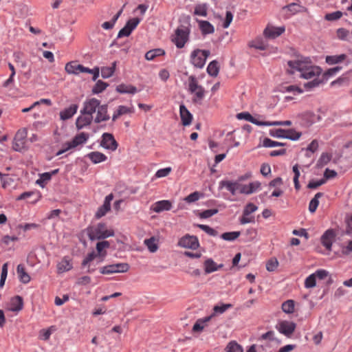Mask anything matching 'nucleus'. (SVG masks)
Segmentation results:
<instances>
[{"instance_id":"obj_57","label":"nucleus","mask_w":352,"mask_h":352,"mask_svg":"<svg viewBox=\"0 0 352 352\" xmlns=\"http://www.w3.org/2000/svg\"><path fill=\"white\" fill-rule=\"evenodd\" d=\"M114 74L113 67H102L101 68V76L102 78H108Z\"/></svg>"},{"instance_id":"obj_15","label":"nucleus","mask_w":352,"mask_h":352,"mask_svg":"<svg viewBox=\"0 0 352 352\" xmlns=\"http://www.w3.org/2000/svg\"><path fill=\"white\" fill-rule=\"evenodd\" d=\"M179 113L182 124L189 126L192 120V115L184 104L179 106Z\"/></svg>"},{"instance_id":"obj_63","label":"nucleus","mask_w":352,"mask_h":352,"mask_svg":"<svg viewBox=\"0 0 352 352\" xmlns=\"http://www.w3.org/2000/svg\"><path fill=\"white\" fill-rule=\"evenodd\" d=\"M337 36L339 39L342 41L346 40L347 36L349 34V30H346L345 28H338L336 31Z\"/></svg>"},{"instance_id":"obj_43","label":"nucleus","mask_w":352,"mask_h":352,"mask_svg":"<svg viewBox=\"0 0 352 352\" xmlns=\"http://www.w3.org/2000/svg\"><path fill=\"white\" fill-rule=\"evenodd\" d=\"M286 145V143L274 141L268 138H264L263 142V146L266 148H271L275 146H285Z\"/></svg>"},{"instance_id":"obj_51","label":"nucleus","mask_w":352,"mask_h":352,"mask_svg":"<svg viewBox=\"0 0 352 352\" xmlns=\"http://www.w3.org/2000/svg\"><path fill=\"white\" fill-rule=\"evenodd\" d=\"M218 212H219V210L217 208L205 210L199 214V217L201 219H208V218H210L212 216L217 214Z\"/></svg>"},{"instance_id":"obj_37","label":"nucleus","mask_w":352,"mask_h":352,"mask_svg":"<svg viewBox=\"0 0 352 352\" xmlns=\"http://www.w3.org/2000/svg\"><path fill=\"white\" fill-rule=\"evenodd\" d=\"M325 83L324 79L322 78V77H321V78H319L318 76L315 78L314 80H311V81H309L307 82H305L304 84V87L309 90V89H311L314 87H316L318 86H319L320 84H324Z\"/></svg>"},{"instance_id":"obj_16","label":"nucleus","mask_w":352,"mask_h":352,"mask_svg":"<svg viewBox=\"0 0 352 352\" xmlns=\"http://www.w3.org/2000/svg\"><path fill=\"white\" fill-rule=\"evenodd\" d=\"M9 310L19 312L23 308V299L21 296L16 295L10 299Z\"/></svg>"},{"instance_id":"obj_42","label":"nucleus","mask_w":352,"mask_h":352,"mask_svg":"<svg viewBox=\"0 0 352 352\" xmlns=\"http://www.w3.org/2000/svg\"><path fill=\"white\" fill-rule=\"evenodd\" d=\"M282 310L286 314H292L294 311V300H287L281 306Z\"/></svg>"},{"instance_id":"obj_21","label":"nucleus","mask_w":352,"mask_h":352,"mask_svg":"<svg viewBox=\"0 0 352 352\" xmlns=\"http://www.w3.org/2000/svg\"><path fill=\"white\" fill-rule=\"evenodd\" d=\"M93 120V116L89 115H82L77 118L76 126L78 130L83 129L85 126L90 125Z\"/></svg>"},{"instance_id":"obj_2","label":"nucleus","mask_w":352,"mask_h":352,"mask_svg":"<svg viewBox=\"0 0 352 352\" xmlns=\"http://www.w3.org/2000/svg\"><path fill=\"white\" fill-rule=\"evenodd\" d=\"M188 91L195 94V98H192L194 103H200L205 96V89L198 84L195 76L188 77Z\"/></svg>"},{"instance_id":"obj_35","label":"nucleus","mask_w":352,"mask_h":352,"mask_svg":"<svg viewBox=\"0 0 352 352\" xmlns=\"http://www.w3.org/2000/svg\"><path fill=\"white\" fill-rule=\"evenodd\" d=\"M109 86V84L101 80H98L92 88V93L94 94H98L102 93Z\"/></svg>"},{"instance_id":"obj_29","label":"nucleus","mask_w":352,"mask_h":352,"mask_svg":"<svg viewBox=\"0 0 352 352\" xmlns=\"http://www.w3.org/2000/svg\"><path fill=\"white\" fill-rule=\"evenodd\" d=\"M219 65L217 60H214L211 61L207 67V73L209 76L216 77L219 72Z\"/></svg>"},{"instance_id":"obj_28","label":"nucleus","mask_w":352,"mask_h":352,"mask_svg":"<svg viewBox=\"0 0 352 352\" xmlns=\"http://www.w3.org/2000/svg\"><path fill=\"white\" fill-rule=\"evenodd\" d=\"M283 10H287L293 14H295L298 12H305L307 10V8L299 3H291L283 8Z\"/></svg>"},{"instance_id":"obj_60","label":"nucleus","mask_w":352,"mask_h":352,"mask_svg":"<svg viewBox=\"0 0 352 352\" xmlns=\"http://www.w3.org/2000/svg\"><path fill=\"white\" fill-rule=\"evenodd\" d=\"M98 256V255L94 251H92L91 252L89 253L87 255V256L83 259V261L81 263L82 267L87 266L88 264H89L90 262H91Z\"/></svg>"},{"instance_id":"obj_54","label":"nucleus","mask_w":352,"mask_h":352,"mask_svg":"<svg viewBox=\"0 0 352 352\" xmlns=\"http://www.w3.org/2000/svg\"><path fill=\"white\" fill-rule=\"evenodd\" d=\"M102 274H111L116 273V264L108 265L100 268Z\"/></svg>"},{"instance_id":"obj_39","label":"nucleus","mask_w":352,"mask_h":352,"mask_svg":"<svg viewBox=\"0 0 352 352\" xmlns=\"http://www.w3.org/2000/svg\"><path fill=\"white\" fill-rule=\"evenodd\" d=\"M241 234V232L239 231H233V232H227L223 233L220 237L228 241H233L236 240Z\"/></svg>"},{"instance_id":"obj_20","label":"nucleus","mask_w":352,"mask_h":352,"mask_svg":"<svg viewBox=\"0 0 352 352\" xmlns=\"http://www.w3.org/2000/svg\"><path fill=\"white\" fill-rule=\"evenodd\" d=\"M261 184V182L256 181L250 183L248 185H242L240 189V193L245 195L252 194L256 190L260 188Z\"/></svg>"},{"instance_id":"obj_56","label":"nucleus","mask_w":352,"mask_h":352,"mask_svg":"<svg viewBox=\"0 0 352 352\" xmlns=\"http://www.w3.org/2000/svg\"><path fill=\"white\" fill-rule=\"evenodd\" d=\"M342 12L341 11H336L333 12L328 13L325 15L324 19L327 21H336L339 19H340L342 16Z\"/></svg>"},{"instance_id":"obj_27","label":"nucleus","mask_w":352,"mask_h":352,"mask_svg":"<svg viewBox=\"0 0 352 352\" xmlns=\"http://www.w3.org/2000/svg\"><path fill=\"white\" fill-rule=\"evenodd\" d=\"M16 272L21 283L27 284L30 281V276L28 273H26L25 269L22 264L18 265Z\"/></svg>"},{"instance_id":"obj_26","label":"nucleus","mask_w":352,"mask_h":352,"mask_svg":"<svg viewBox=\"0 0 352 352\" xmlns=\"http://www.w3.org/2000/svg\"><path fill=\"white\" fill-rule=\"evenodd\" d=\"M199 25L203 35L212 34L214 32V26L208 21H199Z\"/></svg>"},{"instance_id":"obj_9","label":"nucleus","mask_w":352,"mask_h":352,"mask_svg":"<svg viewBox=\"0 0 352 352\" xmlns=\"http://www.w3.org/2000/svg\"><path fill=\"white\" fill-rule=\"evenodd\" d=\"M300 124L304 127H309L316 121L320 120V116L316 115L312 111H307L299 116Z\"/></svg>"},{"instance_id":"obj_12","label":"nucleus","mask_w":352,"mask_h":352,"mask_svg":"<svg viewBox=\"0 0 352 352\" xmlns=\"http://www.w3.org/2000/svg\"><path fill=\"white\" fill-rule=\"evenodd\" d=\"M336 236V232L333 229L326 230L322 235L321 243L327 250H331L332 242Z\"/></svg>"},{"instance_id":"obj_22","label":"nucleus","mask_w":352,"mask_h":352,"mask_svg":"<svg viewBox=\"0 0 352 352\" xmlns=\"http://www.w3.org/2000/svg\"><path fill=\"white\" fill-rule=\"evenodd\" d=\"M286 133V129H270V135L274 138H285L288 140H291L293 141L298 140V135L296 137H292V136H285Z\"/></svg>"},{"instance_id":"obj_10","label":"nucleus","mask_w":352,"mask_h":352,"mask_svg":"<svg viewBox=\"0 0 352 352\" xmlns=\"http://www.w3.org/2000/svg\"><path fill=\"white\" fill-rule=\"evenodd\" d=\"M100 104V101L95 98L85 101L83 108L80 110L81 115L93 116L92 114L96 112Z\"/></svg>"},{"instance_id":"obj_34","label":"nucleus","mask_w":352,"mask_h":352,"mask_svg":"<svg viewBox=\"0 0 352 352\" xmlns=\"http://www.w3.org/2000/svg\"><path fill=\"white\" fill-rule=\"evenodd\" d=\"M323 196L322 192H317L314 197L310 201L309 204V210L311 213H314L316 212L318 205H319V201L318 199L322 197Z\"/></svg>"},{"instance_id":"obj_52","label":"nucleus","mask_w":352,"mask_h":352,"mask_svg":"<svg viewBox=\"0 0 352 352\" xmlns=\"http://www.w3.org/2000/svg\"><path fill=\"white\" fill-rule=\"evenodd\" d=\"M316 285V278L315 274H311L307 276L305 280V287L306 288H313Z\"/></svg>"},{"instance_id":"obj_49","label":"nucleus","mask_w":352,"mask_h":352,"mask_svg":"<svg viewBox=\"0 0 352 352\" xmlns=\"http://www.w3.org/2000/svg\"><path fill=\"white\" fill-rule=\"evenodd\" d=\"M81 69L83 70V73L93 74L92 80L94 81H96L100 76V69L99 67H95L94 69H89L88 67H82Z\"/></svg>"},{"instance_id":"obj_38","label":"nucleus","mask_w":352,"mask_h":352,"mask_svg":"<svg viewBox=\"0 0 352 352\" xmlns=\"http://www.w3.org/2000/svg\"><path fill=\"white\" fill-rule=\"evenodd\" d=\"M233 185L234 184L232 181L222 180L219 182V190L226 188L232 195H234L236 194V191Z\"/></svg>"},{"instance_id":"obj_58","label":"nucleus","mask_w":352,"mask_h":352,"mask_svg":"<svg viewBox=\"0 0 352 352\" xmlns=\"http://www.w3.org/2000/svg\"><path fill=\"white\" fill-rule=\"evenodd\" d=\"M232 304H221V305H215L213 308L214 312L217 314H223L227 309L232 308Z\"/></svg>"},{"instance_id":"obj_6","label":"nucleus","mask_w":352,"mask_h":352,"mask_svg":"<svg viewBox=\"0 0 352 352\" xmlns=\"http://www.w3.org/2000/svg\"><path fill=\"white\" fill-rule=\"evenodd\" d=\"M140 22V19L138 17L132 18L127 21L125 25L119 31L118 38L129 36L132 32L136 28Z\"/></svg>"},{"instance_id":"obj_36","label":"nucleus","mask_w":352,"mask_h":352,"mask_svg":"<svg viewBox=\"0 0 352 352\" xmlns=\"http://www.w3.org/2000/svg\"><path fill=\"white\" fill-rule=\"evenodd\" d=\"M194 14L206 16L208 14V4L205 3L196 5L194 10Z\"/></svg>"},{"instance_id":"obj_1","label":"nucleus","mask_w":352,"mask_h":352,"mask_svg":"<svg viewBox=\"0 0 352 352\" xmlns=\"http://www.w3.org/2000/svg\"><path fill=\"white\" fill-rule=\"evenodd\" d=\"M87 234L90 241L104 239L109 236H114L113 230H107L105 223H98L96 226H89L87 229Z\"/></svg>"},{"instance_id":"obj_61","label":"nucleus","mask_w":352,"mask_h":352,"mask_svg":"<svg viewBox=\"0 0 352 352\" xmlns=\"http://www.w3.org/2000/svg\"><path fill=\"white\" fill-rule=\"evenodd\" d=\"M257 209H258V207L256 205H254L252 203H248L245 206V207L243 211V216H248L251 213L257 210Z\"/></svg>"},{"instance_id":"obj_55","label":"nucleus","mask_w":352,"mask_h":352,"mask_svg":"<svg viewBox=\"0 0 352 352\" xmlns=\"http://www.w3.org/2000/svg\"><path fill=\"white\" fill-rule=\"evenodd\" d=\"M278 266V261L276 258H270L266 263V269L268 272H274Z\"/></svg>"},{"instance_id":"obj_13","label":"nucleus","mask_w":352,"mask_h":352,"mask_svg":"<svg viewBox=\"0 0 352 352\" xmlns=\"http://www.w3.org/2000/svg\"><path fill=\"white\" fill-rule=\"evenodd\" d=\"M285 31V26L278 28L267 26L263 31V34L267 38H276Z\"/></svg>"},{"instance_id":"obj_64","label":"nucleus","mask_w":352,"mask_h":352,"mask_svg":"<svg viewBox=\"0 0 352 352\" xmlns=\"http://www.w3.org/2000/svg\"><path fill=\"white\" fill-rule=\"evenodd\" d=\"M201 193L195 191L190 193L189 195L184 198V200L188 203H192L197 201L200 197Z\"/></svg>"},{"instance_id":"obj_3","label":"nucleus","mask_w":352,"mask_h":352,"mask_svg":"<svg viewBox=\"0 0 352 352\" xmlns=\"http://www.w3.org/2000/svg\"><path fill=\"white\" fill-rule=\"evenodd\" d=\"M210 52L208 50H194L190 54V63L197 68H203L206 64V59L210 56Z\"/></svg>"},{"instance_id":"obj_62","label":"nucleus","mask_w":352,"mask_h":352,"mask_svg":"<svg viewBox=\"0 0 352 352\" xmlns=\"http://www.w3.org/2000/svg\"><path fill=\"white\" fill-rule=\"evenodd\" d=\"M130 266L126 263H120L116 264V273H124L129 271Z\"/></svg>"},{"instance_id":"obj_41","label":"nucleus","mask_w":352,"mask_h":352,"mask_svg":"<svg viewBox=\"0 0 352 352\" xmlns=\"http://www.w3.org/2000/svg\"><path fill=\"white\" fill-rule=\"evenodd\" d=\"M110 210L111 205H107L103 203V204L101 206H100L98 210L96 211L95 214V218L96 219H100L101 217H104L107 214V212H109Z\"/></svg>"},{"instance_id":"obj_8","label":"nucleus","mask_w":352,"mask_h":352,"mask_svg":"<svg viewBox=\"0 0 352 352\" xmlns=\"http://www.w3.org/2000/svg\"><path fill=\"white\" fill-rule=\"evenodd\" d=\"M276 327L280 333L290 338L296 329V324L294 322L283 320Z\"/></svg>"},{"instance_id":"obj_19","label":"nucleus","mask_w":352,"mask_h":352,"mask_svg":"<svg viewBox=\"0 0 352 352\" xmlns=\"http://www.w3.org/2000/svg\"><path fill=\"white\" fill-rule=\"evenodd\" d=\"M78 108V106L76 104H71L68 108H65L60 113V119L63 120H69L76 113Z\"/></svg>"},{"instance_id":"obj_31","label":"nucleus","mask_w":352,"mask_h":352,"mask_svg":"<svg viewBox=\"0 0 352 352\" xmlns=\"http://www.w3.org/2000/svg\"><path fill=\"white\" fill-rule=\"evenodd\" d=\"M73 267L71 261L67 257H64L62 261L58 264V272H67Z\"/></svg>"},{"instance_id":"obj_18","label":"nucleus","mask_w":352,"mask_h":352,"mask_svg":"<svg viewBox=\"0 0 352 352\" xmlns=\"http://www.w3.org/2000/svg\"><path fill=\"white\" fill-rule=\"evenodd\" d=\"M82 67H85L82 65L77 64L76 61H71L66 64L65 69L69 74L78 75L79 73H83Z\"/></svg>"},{"instance_id":"obj_5","label":"nucleus","mask_w":352,"mask_h":352,"mask_svg":"<svg viewBox=\"0 0 352 352\" xmlns=\"http://www.w3.org/2000/svg\"><path fill=\"white\" fill-rule=\"evenodd\" d=\"M177 245L180 247L193 250H197L200 245L197 236L190 235L189 234H186L180 238Z\"/></svg>"},{"instance_id":"obj_23","label":"nucleus","mask_w":352,"mask_h":352,"mask_svg":"<svg viewBox=\"0 0 352 352\" xmlns=\"http://www.w3.org/2000/svg\"><path fill=\"white\" fill-rule=\"evenodd\" d=\"M172 208V204L168 200H162L157 201L155 204V206L153 208V210L155 212H161L162 211H168L170 210Z\"/></svg>"},{"instance_id":"obj_50","label":"nucleus","mask_w":352,"mask_h":352,"mask_svg":"<svg viewBox=\"0 0 352 352\" xmlns=\"http://www.w3.org/2000/svg\"><path fill=\"white\" fill-rule=\"evenodd\" d=\"M197 226L210 236H216L218 235V232L216 230L207 225L198 224Z\"/></svg>"},{"instance_id":"obj_45","label":"nucleus","mask_w":352,"mask_h":352,"mask_svg":"<svg viewBox=\"0 0 352 352\" xmlns=\"http://www.w3.org/2000/svg\"><path fill=\"white\" fill-rule=\"evenodd\" d=\"M281 91H283V92H292V93H294V94H299L303 93V89H301L298 85H289V86L283 87Z\"/></svg>"},{"instance_id":"obj_48","label":"nucleus","mask_w":352,"mask_h":352,"mask_svg":"<svg viewBox=\"0 0 352 352\" xmlns=\"http://www.w3.org/2000/svg\"><path fill=\"white\" fill-rule=\"evenodd\" d=\"M226 349L228 352H243L242 346L235 341L229 342Z\"/></svg>"},{"instance_id":"obj_33","label":"nucleus","mask_w":352,"mask_h":352,"mask_svg":"<svg viewBox=\"0 0 352 352\" xmlns=\"http://www.w3.org/2000/svg\"><path fill=\"white\" fill-rule=\"evenodd\" d=\"M216 264L217 263L213 261L212 258H207L204 263L205 273L210 274L217 271Z\"/></svg>"},{"instance_id":"obj_44","label":"nucleus","mask_w":352,"mask_h":352,"mask_svg":"<svg viewBox=\"0 0 352 352\" xmlns=\"http://www.w3.org/2000/svg\"><path fill=\"white\" fill-rule=\"evenodd\" d=\"M155 238L153 236L147 239L144 241V243L146 245L147 248L152 253L155 252L158 249V245L155 243Z\"/></svg>"},{"instance_id":"obj_24","label":"nucleus","mask_w":352,"mask_h":352,"mask_svg":"<svg viewBox=\"0 0 352 352\" xmlns=\"http://www.w3.org/2000/svg\"><path fill=\"white\" fill-rule=\"evenodd\" d=\"M87 157L94 164H98L107 160V157L99 151H93L88 153Z\"/></svg>"},{"instance_id":"obj_53","label":"nucleus","mask_w":352,"mask_h":352,"mask_svg":"<svg viewBox=\"0 0 352 352\" xmlns=\"http://www.w3.org/2000/svg\"><path fill=\"white\" fill-rule=\"evenodd\" d=\"M326 179L323 177L319 180L311 179L309 181L307 188L309 189H316L319 186L324 184L326 183Z\"/></svg>"},{"instance_id":"obj_7","label":"nucleus","mask_w":352,"mask_h":352,"mask_svg":"<svg viewBox=\"0 0 352 352\" xmlns=\"http://www.w3.org/2000/svg\"><path fill=\"white\" fill-rule=\"evenodd\" d=\"M100 146L105 149L114 151L118 148V143L114 136L110 133H104L102 135V140L100 143Z\"/></svg>"},{"instance_id":"obj_17","label":"nucleus","mask_w":352,"mask_h":352,"mask_svg":"<svg viewBox=\"0 0 352 352\" xmlns=\"http://www.w3.org/2000/svg\"><path fill=\"white\" fill-rule=\"evenodd\" d=\"M89 134L82 132L76 135L72 141L67 142L69 144V148H75L80 144L85 143L89 139Z\"/></svg>"},{"instance_id":"obj_47","label":"nucleus","mask_w":352,"mask_h":352,"mask_svg":"<svg viewBox=\"0 0 352 352\" xmlns=\"http://www.w3.org/2000/svg\"><path fill=\"white\" fill-rule=\"evenodd\" d=\"M341 69H342L341 66H336L335 67L330 68V69H327L322 74V77L324 79V82H326L330 76H333L335 74H336L338 72L340 71Z\"/></svg>"},{"instance_id":"obj_25","label":"nucleus","mask_w":352,"mask_h":352,"mask_svg":"<svg viewBox=\"0 0 352 352\" xmlns=\"http://www.w3.org/2000/svg\"><path fill=\"white\" fill-rule=\"evenodd\" d=\"M116 90L120 94H134L138 91V89L135 86L132 85H125L124 83L118 85Z\"/></svg>"},{"instance_id":"obj_30","label":"nucleus","mask_w":352,"mask_h":352,"mask_svg":"<svg viewBox=\"0 0 352 352\" xmlns=\"http://www.w3.org/2000/svg\"><path fill=\"white\" fill-rule=\"evenodd\" d=\"M165 55V51L161 48H156L153 50H151L148 51L145 54V58L147 60H153L156 57L161 56Z\"/></svg>"},{"instance_id":"obj_40","label":"nucleus","mask_w":352,"mask_h":352,"mask_svg":"<svg viewBox=\"0 0 352 352\" xmlns=\"http://www.w3.org/2000/svg\"><path fill=\"white\" fill-rule=\"evenodd\" d=\"M331 160V155L327 153H322L317 162L316 166L322 168L327 165Z\"/></svg>"},{"instance_id":"obj_14","label":"nucleus","mask_w":352,"mask_h":352,"mask_svg":"<svg viewBox=\"0 0 352 352\" xmlns=\"http://www.w3.org/2000/svg\"><path fill=\"white\" fill-rule=\"evenodd\" d=\"M110 116L108 114V105L105 104H99L97 111V115L94 119V122L96 123H100L103 121H107L109 120Z\"/></svg>"},{"instance_id":"obj_32","label":"nucleus","mask_w":352,"mask_h":352,"mask_svg":"<svg viewBox=\"0 0 352 352\" xmlns=\"http://www.w3.org/2000/svg\"><path fill=\"white\" fill-rule=\"evenodd\" d=\"M346 58V55L342 54L340 55L327 56L325 61L329 65H335L344 61Z\"/></svg>"},{"instance_id":"obj_46","label":"nucleus","mask_w":352,"mask_h":352,"mask_svg":"<svg viewBox=\"0 0 352 352\" xmlns=\"http://www.w3.org/2000/svg\"><path fill=\"white\" fill-rule=\"evenodd\" d=\"M50 180V175L49 174V172H46L40 175V178L36 181V184L39 185L41 187L44 188L45 184Z\"/></svg>"},{"instance_id":"obj_4","label":"nucleus","mask_w":352,"mask_h":352,"mask_svg":"<svg viewBox=\"0 0 352 352\" xmlns=\"http://www.w3.org/2000/svg\"><path fill=\"white\" fill-rule=\"evenodd\" d=\"M190 32V30L188 27L182 26L175 30V37L172 39V41L177 48L181 49L184 47L189 39Z\"/></svg>"},{"instance_id":"obj_11","label":"nucleus","mask_w":352,"mask_h":352,"mask_svg":"<svg viewBox=\"0 0 352 352\" xmlns=\"http://www.w3.org/2000/svg\"><path fill=\"white\" fill-rule=\"evenodd\" d=\"M322 73V69L318 66L304 67L301 71L300 77L305 79H309L314 76H319Z\"/></svg>"},{"instance_id":"obj_59","label":"nucleus","mask_w":352,"mask_h":352,"mask_svg":"<svg viewBox=\"0 0 352 352\" xmlns=\"http://www.w3.org/2000/svg\"><path fill=\"white\" fill-rule=\"evenodd\" d=\"M287 65L290 68L294 69L300 72L304 68V66H302L301 61H300L299 59L296 60H289L287 62Z\"/></svg>"}]
</instances>
